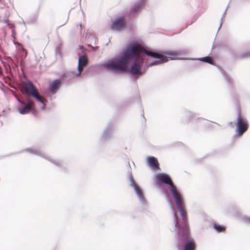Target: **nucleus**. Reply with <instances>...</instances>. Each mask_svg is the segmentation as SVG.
Listing matches in <instances>:
<instances>
[{"label": "nucleus", "instance_id": "nucleus-1", "mask_svg": "<svg viewBox=\"0 0 250 250\" xmlns=\"http://www.w3.org/2000/svg\"><path fill=\"white\" fill-rule=\"evenodd\" d=\"M142 53L152 57H158L159 56L157 53L146 50L140 44H133L128 48L116 62H109L105 64V66L107 68L113 71H126L129 60L133 57L136 60L141 58Z\"/></svg>", "mask_w": 250, "mask_h": 250}, {"label": "nucleus", "instance_id": "nucleus-2", "mask_svg": "<svg viewBox=\"0 0 250 250\" xmlns=\"http://www.w3.org/2000/svg\"><path fill=\"white\" fill-rule=\"evenodd\" d=\"M155 181L156 184L158 186H160L162 184L170 186V190L175 200L178 210L181 215L185 214L186 210L184 199L181 194L178 191L176 187L173 184L170 176L167 174L160 173L156 176Z\"/></svg>", "mask_w": 250, "mask_h": 250}, {"label": "nucleus", "instance_id": "nucleus-3", "mask_svg": "<svg viewBox=\"0 0 250 250\" xmlns=\"http://www.w3.org/2000/svg\"><path fill=\"white\" fill-rule=\"evenodd\" d=\"M176 223L175 227L179 229V236L184 242L183 250H195L196 243L193 238L190 237V231L188 224V216L186 210L185 214L181 215L182 220L175 214Z\"/></svg>", "mask_w": 250, "mask_h": 250}, {"label": "nucleus", "instance_id": "nucleus-4", "mask_svg": "<svg viewBox=\"0 0 250 250\" xmlns=\"http://www.w3.org/2000/svg\"><path fill=\"white\" fill-rule=\"evenodd\" d=\"M21 91L27 96H31L42 104V109L46 107L47 100L39 94L38 90L31 81L21 82L20 84Z\"/></svg>", "mask_w": 250, "mask_h": 250}, {"label": "nucleus", "instance_id": "nucleus-5", "mask_svg": "<svg viewBox=\"0 0 250 250\" xmlns=\"http://www.w3.org/2000/svg\"><path fill=\"white\" fill-rule=\"evenodd\" d=\"M18 101L21 104L18 110L21 114H27L35 108L34 101L29 98H26L25 101H22L20 99H18Z\"/></svg>", "mask_w": 250, "mask_h": 250}, {"label": "nucleus", "instance_id": "nucleus-6", "mask_svg": "<svg viewBox=\"0 0 250 250\" xmlns=\"http://www.w3.org/2000/svg\"><path fill=\"white\" fill-rule=\"evenodd\" d=\"M236 126L238 134L241 136L248 130L249 124L246 120L239 116L237 120Z\"/></svg>", "mask_w": 250, "mask_h": 250}, {"label": "nucleus", "instance_id": "nucleus-7", "mask_svg": "<svg viewBox=\"0 0 250 250\" xmlns=\"http://www.w3.org/2000/svg\"><path fill=\"white\" fill-rule=\"evenodd\" d=\"M144 60L141 59V61H136L134 62L130 68V72L133 75H141V68L144 63Z\"/></svg>", "mask_w": 250, "mask_h": 250}, {"label": "nucleus", "instance_id": "nucleus-8", "mask_svg": "<svg viewBox=\"0 0 250 250\" xmlns=\"http://www.w3.org/2000/svg\"><path fill=\"white\" fill-rule=\"evenodd\" d=\"M62 84L61 81L56 79L51 82L48 88V91L52 94H55L58 90Z\"/></svg>", "mask_w": 250, "mask_h": 250}, {"label": "nucleus", "instance_id": "nucleus-9", "mask_svg": "<svg viewBox=\"0 0 250 250\" xmlns=\"http://www.w3.org/2000/svg\"><path fill=\"white\" fill-rule=\"evenodd\" d=\"M125 25V20L123 18H117L111 25V28L113 30H119L122 29Z\"/></svg>", "mask_w": 250, "mask_h": 250}, {"label": "nucleus", "instance_id": "nucleus-10", "mask_svg": "<svg viewBox=\"0 0 250 250\" xmlns=\"http://www.w3.org/2000/svg\"><path fill=\"white\" fill-rule=\"evenodd\" d=\"M88 64V59L85 56H81L79 58L78 62V71L77 76H79L83 70V67L86 66Z\"/></svg>", "mask_w": 250, "mask_h": 250}, {"label": "nucleus", "instance_id": "nucleus-11", "mask_svg": "<svg viewBox=\"0 0 250 250\" xmlns=\"http://www.w3.org/2000/svg\"><path fill=\"white\" fill-rule=\"evenodd\" d=\"M147 162L149 166L153 170H159V164L157 159L153 156L148 157Z\"/></svg>", "mask_w": 250, "mask_h": 250}, {"label": "nucleus", "instance_id": "nucleus-12", "mask_svg": "<svg viewBox=\"0 0 250 250\" xmlns=\"http://www.w3.org/2000/svg\"><path fill=\"white\" fill-rule=\"evenodd\" d=\"M131 186L134 188V189L140 200L141 201H143L145 198L143 192L140 187L133 180L132 182Z\"/></svg>", "mask_w": 250, "mask_h": 250}, {"label": "nucleus", "instance_id": "nucleus-13", "mask_svg": "<svg viewBox=\"0 0 250 250\" xmlns=\"http://www.w3.org/2000/svg\"><path fill=\"white\" fill-rule=\"evenodd\" d=\"M131 186L134 188V189L140 200L141 201H143L145 198L143 192L140 187L133 180L132 182Z\"/></svg>", "mask_w": 250, "mask_h": 250}, {"label": "nucleus", "instance_id": "nucleus-14", "mask_svg": "<svg viewBox=\"0 0 250 250\" xmlns=\"http://www.w3.org/2000/svg\"><path fill=\"white\" fill-rule=\"evenodd\" d=\"M159 55L158 57H154V58H157L160 59L159 61H156L154 62H151L150 64V66H153L155 65H157L161 64L162 63L168 61L167 58L166 56H165L163 55L158 54Z\"/></svg>", "mask_w": 250, "mask_h": 250}, {"label": "nucleus", "instance_id": "nucleus-15", "mask_svg": "<svg viewBox=\"0 0 250 250\" xmlns=\"http://www.w3.org/2000/svg\"><path fill=\"white\" fill-rule=\"evenodd\" d=\"M144 4V3L143 1H142L141 2H139V3H136V4H135L133 6V7L131 8V9L130 10V11L129 13V15L130 16H132V15H135L136 13V12L141 8L142 6Z\"/></svg>", "mask_w": 250, "mask_h": 250}, {"label": "nucleus", "instance_id": "nucleus-16", "mask_svg": "<svg viewBox=\"0 0 250 250\" xmlns=\"http://www.w3.org/2000/svg\"><path fill=\"white\" fill-rule=\"evenodd\" d=\"M199 60L211 64H213V61L212 60V59L211 57L207 56L203 58H201L199 59Z\"/></svg>", "mask_w": 250, "mask_h": 250}, {"label": "nucleus", "instance_id": "nucleus-17", "mask_svg": "<svg viewBox=\"0 0 250 250\" xmlns=\"http://www.w3.org/2000/svg\"><path fill=\"white\" fill-rule=\"evenodd\" d=\"M213 227L214 228L219 232L224 231L226 230V228L225 227L218 225L214 224Z\"/></svg>", "mask_w": 250, "mask_h": 250}, {"label": "nucleus", "instance_id": "nucleus-18", "mask_svg": "<svg viewBox=\"0 0 250 250\" xmlns=\"http://www.w3.org/2000/svg\"><path fill=\"white\" fill-rule=\"evenodd\" d=\"M249 56H250V53H246V54H244L243 55V57H244Z\"/></svg>", "mask_w": 250, "mask_h": 250}, {"label": "nucleus", "instance_id": "nucleus-19", "mask_svg": "<svg viewBox=\"0 0 250 250\" xmlns=\"http://www.w3.org/2000/svg\"><path fill=\"white\" fill-rule=\"evenodd\" d=\"M246 220L248 222L250 223V216L246 218Z\"/></svg>", "mask_w": 250, "mask_h": 250}, {"label": "nucleus", "instance_id": "nucleus-20", "mask_svg": "<svg viewBox=\"0 0 250 250\" xmlns=\"http://www.w3.org/2000/svg\"><path fill=\"white\" fill-rule=\"evenodd\" d=\"M8 25L10 27V28L12 27V24H8Z\"/></svg>", "mask_w": 250, "mask_h": 250}]
</instances>
